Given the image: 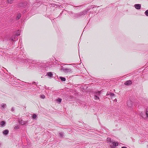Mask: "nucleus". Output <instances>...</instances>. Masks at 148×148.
<instances>
[{"instance_id": "obj_1", "label": "nucleus", "mask_w": 148, "mask_h": 148, "mask_svg": "<svg viewBox=\"0 0 148 148\" xmlns=\"http://www.w3.org/2000/svg\"><path fill=\"white\" fill-rule=\"evenodd\" d=\"M140 115L144 119L148 117V107L146 108L145 112H141Z\"/></svg>"}, {"instance_id": "obj_2", "label": "nucleus", "mask_w": 148, "mask_h": 148, "mask_svg": "<svg viewBox=\"0 0 148 148\" xmlns=\"http://www.w3.org/2000/svg\"><path fill=\"white\" fill-rule=\"evenodd\" d=\"M60 70L62 71L63 72L66 73H71L72 71L70 69L63 68V66H62Z\"/></svg>"}, {"instance_id": "obj_3", "label": "nucleus", "mask_w": 148, "mask_h": 148, "mask_svg": "<svg viewBox=\"0 0 148 148\" xmlns=\"http://www.w3.org/2000/svg\"><path fill=\"white\" fill-rule=\"evenodd\" d=\"M133 101L130 100H128L127 102V105L128 108L131 109L133 106Z\"/></svg>"}, {"instance_id": "obj_4", "label": "nucleus", "mask_w": 148, "mask_h": 148, "mask_svg": "<svg viewBox=\"0 0 148 148\" xmlns=\"http://www.w3.org/2000/svg\"><path fill=\"white\" fill-rule=\"evenodd\" d=\"M18 122L20 124L22 125H24L28 123V121H24L23 120L21 119H19L18 120Z\"/></svg>"}, {"instance_id": "obj_5", "label": "nucleus", "mask_w": 148, "mask_h": 148, "mask_svg": "<svg viewBox=\"0 0 148 148\" xmlns=\"http://www.w3.org/2000/svg\"><path fill=\"white\" fill-rule=\"evenodd\" d=\"M134 7L137 10H140L141 8V5L139 4H135L134 5Z\"/></svg>"}, {"instance_id": "obj_6", "label": "nucleus", "mask_w": 148, "mask_h": 148, "mask_svg": "<svg viewBox=\"0 0 148 148\" xmlns=\"http://www.w3.org/2000/svg\"><path fill=\"white\" fill-rule=\"evenodd\" d=\"M88 12V10H85L82 12H79V15H80V16L83 15H85L86 14H87Z\"/></svg>"}, {"instance_id": "obj_7", "label": "nucleus", "mask_w": 148, "mask_h": 148, "mask_svg": "<svg viewBox=\"0 0 148 148\" xmlns=\"http://www.w3.org/2000/svg\"><path fill=\"white\" fill-rule=\"evenodd\" d=\"M132 84V82L131 80H129L127 81L126 82L124 83V84L125 85H131Z\"/></svg>"}, {"instance_id": "obj_8", "label": "nucleus", "mask_w": 148, "mask_h": 148, "mask_svg": "<svg viewBox=\"0 0 148 148\" xmlns=\"http://www.w3.org/2000/svg\"><path fill=\"white\" fill-rule=\"evenodd\" d=\"M27 3L26 2L20 3L19 4V6L20 7H25L27 5Z\"/></svg>"}, {"instance_id": "obj_9", "label": "nucleus", "mask_w": 148, "mask_h": 148, "mask_svg": "<svg viewBox=\"0 0 148 148\" xmlns=\"http://www.w3.org/2000/svg\"><path fill=\"white\" fill-rule=\"evenodd\" d=\"M6 122L4 121H2L1 122L0 125L1 127H4L5 125Z\"/></svg>"}, {"instance_id": "obj_10", "label": "nucleus", "mask_w": 148, "mask_h": 148, "mask_svg": "<svg viewBox=\"0 0 148 148\" xmlns=\"http://www.w3.org/2000/svg\"><path fill=\"white\" fill-rule=\"evenodd\" d=\"M15 35L12 36L11 40L12 41H14L15 40H18V38H17V36H15Z\"/></svg>"}, {"instance_id": "obj_11", "label": "nucleus", "mask_w": 148, "mask_h": 148, "mask_svg": "<svg viewBox=\"0 0 148 148\" xmlns=\"http://www.w3.org/2000/svg\"><path fill=\"white\" fill-rule=\"evenodd\" d=\"M9 131L8 130H5L3 131V133L4 135H6L8 134Z\"/></svg>"}, {"instance_id": "obj_12", "label": "nucleus", "mask_w": 148, "mask_h": 148, "mask_svg": "<svg viewBox=\"0 0 148 148\" xmlns=\"http://www.w3.org/2000/svg\"><path fill=\"white\" fill-rule=\"evenodd\" d=\"M80 16V15H79V13L75 14L73 15V17L75 18H78Z\"/></svg>"}, {"instance_id": "obj_13", "label": "nucleus", "mask_w": 148, "mask_h": 148, "mask_svg": "<svg viewBox=\"0 0 148 148\" xmlns=\"http://www.w3.org/2000/svg\"><path fill=\"white\" fill-rule=\"evenodd\" d=\"M101 94V91H98L95 92V95L98 96L100 95Z\"/></svg>"}, {"instance_id": "obj_14", "label": "nucleus", "mask_w": 148, "mask_h": 148, "mask_svg": "<svg viewBox=\"0 0 148 148\" xmlns=\"http://www.w3.org/2000/svg\"><path fill=\"white\" fill-rule=\"evenodd\" d=\"M47 75L50 77H51L53 75V74L51 72H49L47 73Z\"/></svg>"}, {"instance_id": "obj_15", "label": "nucleus", "mask_w": 148, "mask_h": 148, "mask_svg": "<svg viewBox=\"0 0 148 148\" xmlns=\"http://www.w3.org/2000/svg\"><path fill=\"white\" fill-rule=\"evenodd\" d=\"M59 78L61 79V80L63 82H64L66 80V79L65 77H60Z\"/></svg>"}, {"instance_id": "obj_16", "label": "nucleus", "mask_w": 148, "mask_h": 148, "mask_svg": "<svg viewBox=\"0 0 148 148\" xmlns=\"http://www.w3.org/2000/svg\"><path fill=\"white\" fill-rule=\"evenodd\" d=\"M6 105L5 103H3L1 105V107L3 108H5L6 107Z\"/></svg>"}, {"instance_id": "obj_17", "label": "nucleus", "mask_w": 148, "mask_h": 148, "mask_svg": "<svg viewBox=\"0 0 148 148\" xmlns=\"http://www.w3.org/2000/svg\"><path fill=\"white\" fill-rule=\"evenodd\" d=\"M20 34V31L18 30L15 34V36H18Z\"/></svg>"}, {"instance_id": "obj_18", "label": "nucleus", "mask_w": 148, "mask_h": 148, "mask_svg": "<svg viewBox=\"0 0 148 148\" xmlns=\"http://www.w3.org/2000/svg\"><path fill=\"white\" fill-rule=\"evenodd\" d=\"M21 14H18L16 17V19L17 20H18L21 17Z\"/></svg>"}, {"instance_id": "obj_19", "label": "nucleus", "mask_w": 148, "mask_h": 148, "mask_svg": "<svg viewBox=\"0 0 148 148\" xmlns=\"http://www.w3.org/2000/svg\"><path fill=\"white\" fill-rule=\"evenodd\" d=\"M94 98L95 99V100L99 99V97L98 96L95 95H94Z\"/></svg>"}, {"instance_id": "obj_20", "label": "nucleus", "mask_w": 148, "mask_h": 148, "mask_svg": "<svg viewBox=\"0 0 148 148\" xmlns=\"http://www.w3.org/2000/svg\"><path fill=\"white\" fill-rule=\"evenodd\" d=\"M144 142V141L141 140H139L138 143L140 144H142Z\"/></svg>"}, {"instance_id": "obj_21", "label": "nucleus", "mask_w": 148, "mask_h": 148, "mask_svg": "<svg viewBox=\"0 0 148 148\" xmlns=\"http://www.w3.org/2000/svg\"><path fill=\"white\" fill-rule=\"evenodd\" d=\"M112 143L113 145L115 146H116L118 145V143L117 142H114Z\"/></svg>"}, {"instance_id": "obj_22", "label": "nucleus", "mask_w": 148, "mask_h": 148, "mask_svg": "<svg viewBox=\"0 0 148 148\" xmlns=\"http://www.w3.org/2000/svg\"><path fill=\"white\" fill-rule=\"evenodd\" d=\"M64 134L63 132H60L59 133V135L61 137H63V136H64Z\"/></svg>"}, {"instance_id": "obj_23", "label": "nucleus", "mask_w": 148, "mask_h": 148, "mask_svg": "<svg viewBox=\"0 0 148 148\" xmlns=\"http://www.w3.org/2000/svg\"><path fill=\"white\" fill-rule=\"evenodd\" d=\"M36 117H37V116H36V115L35 114H34L33 115L32 117L33 119H36Z\"/></svg>"}, {"instance_id": "obj_24", "label": "nucleus", "mask_w": 148, "mask_h": 148, "mask_svg": "<svg viewBox=\"0 0 148 148\" xmlns=\"http://www.w3.org/2000/svg\"><path fill=\"white\" fill-rule=\"evenodd\" d=\"M145 14L147 16H148V10H146L145 12Z\"/></svg>"}, {"instance_id": "obj_25", "label": "nucleus", "mask_w": 148, "mask_h": 148, "mask_svg": "<svg viewBox=\"0 0 148 148\" xmlns=\"http://www.w3.org/2000/svg\"><path fill=\"white\" fill-rule=\"evenodd\" d=\"M19 126L18 125L15 126L14 127V129H18L19 128Z\"/></svg>"}, {"instance_id": "obj_26", "label": "nucleus", "mask_w": 148, "mask_h": 148, "mask_svg": "<svg viewBox=\"0 0 148 148\" xmlns=\"http://www.w3.org/2000/svg\"><path fill=\"white\" fill-rule=\"evenodd\" d=\"M62 101V99L60 98H58V99H57V101L58 102H59V103H60Z\"/></svg>"}, {"instance_id": "obj_27", "label": "nucleus", "mask_w": 148, "mask_h": 148, "mask_svg": "<svg viewBox=\"0 0 148 148\" xmlns=\"http://www.w3.org/2000/svg\"><path fill=\"white\" fill-rule=\"evenodd\" d=\"M114 94L112 92H111V93H110V96L111 97L114 96Z\"/></svg>"}, {"instance_id": "obj_28", "label": "nucleus", "mask_w": 148, "mask_h": 148, "mask_svg": "<svg viewBox=\"0 0 148 148\" xmlns=\"http://www.w3.org/2000/svg\"><path fill=\"white\" fill-rule=\"evenodd\" d=\"M40 97L42 99H44L45 98V96L43 95H41Z\"/></svg>"}, {"instance_id": "obj_29", "label": "nucleus", "mask_w": 148, "mask_h": 148, "mask_svg": "<svg viewBox=\"0 0 148 148\" xmlns=\"http://www.w3.org/2000/svg\"><path fill=\"white\" fill-rule=\"evenodd\" d=\"M13 0H8V2L10 3H12Z\"/></svg>"}, {"instance_id": "obj_30", "label": "nucleus", "mask_w": 148, "mask_h": 148, "mask_svg": "<svg viewBox=\"0 0 148 148\" xmlns=\"http://www.w3.org/2000/svg\"><path fill=\"white\" fill-rule=\"evenodd\" d=\"M107 141L108 142H110L111 141V139L110 138H107Z\"/></svg>"}, {"instance_id": "obj_31", "label": "nucleus", "mask_w": 148, "mask_h": 148, "mask_svg": "<svg viewBox=\"0 0 148 148\" xmlns=\"http://www.w3.org/2000/svg\"><path fill=\"white\" fill-rule=\"evenodd\" d=\"M111 92H108L107 93V94H106V95H107V96H108L109 95H110V93H111Z\"/></svg>"}, {"instance_id": "obj_32", "label": "nucleus", "mask_w": 148, "mask_h": 148, "mask_svg": "<svg viewBox=\"0 0 148 148\" xmlns=\"http://www.w3.org/2000/svg\"><path fill=\"white\" fill-rule=\"evenodd\" d=\"M11 110V111H12V112L14 111V108H13V107L12 108Z\"/></svg>"}, {"instance_id": "obj_33", "label": "nucleus", "mask_w": 148, "mask_h": 148, "mask_svg": "<svg viewBox=\"0 0 148 148\" xmlns=\"http://www.w3.org/2000/svg\"><path fill=\"white\" fill-rule=\"evenodd\" d=\"M121 148H127V147H123Z\"/></svg>"}, {"instance_id": "obj_34", "label": "nucleus", "mask_w": 148, "mask_h": 148, "mask_svg": "<svg viewBox=\"0 0 148 148\" xmlns=\"http://www.w3.org/2000/svg\"><path fill=\"white\" fill-rule=\"evenodd\" d=\"M82 5H79V6H76V7H82Z\"/></svg>"}, {"instance_id": "obj_35", "label": "nucleus", "mask_w": 148, "mask_h": 148, "mask_svg": "<svg viewBox=\"0 0 148 148\" xmlns=\"http://www.w3.org/2000/svg\"><path fill=\"white\" fill-rule=\"evenodd\" d=\"M115 101H117V99H115V100H114Z\"/></svg>"}, {"instance_id": "obj_36", "label": "nucleus", "mask_w": 148, "mask_h": 148, "mask_svg": "<svg viewBox=\"0 0 148 148\" xmlns=\"http://www.w3.org/2000/svg\"><path fill=\"white\" fill-rule=\"evenodd\" d=\"M1 145V143H0V146Z\"/></svg>"}, {"instance_id": "obj_37", "label": "nucleus", "mask_w": 148, "mask_h": 148, "mask_svg": "<svg viewBox=\"0 0 148 148\" xmlns=\"http://www.w3.org/2000/svg\"><path fill=\"white\" fill-rule=\"evenodd\" d=\"M35 82H34V83H35Z\"/></svg>"}]
</instances>
